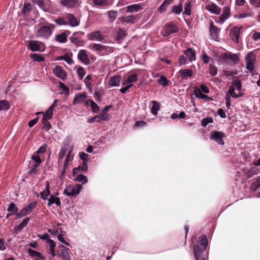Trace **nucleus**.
Segmentation results:
<instances>
[{
	"label": "nucleus",
	"mask_w": 260,
	"mask_h": 260,
	"mask_svg": "<svg viewBox=\"0 0 260 260\" xmlns=\"http://www.w3.org/2000/svg\"><path fill=\"white\" fill-rule=\"evenodd\" d=\"M57 254L63 260H70L69 249L65 246H61V249L58 251Z\"/></svg>",
	"instance_id": "obj_17"
},
{
	"label": "nucleus",
	"mask_w": 260,
	"mask_h": 260,
	"mask_svg": "<svg viewBox=\"0 0 260 260\" xmlns=\"http://www.w3.org/2000/svg\"><path fill=\"white\" fill-rule=\"evenodd\" d=\"M10 108V105L8 101L2 100L0 101V111L8 110Z\"/></svg>",
	"instance_id": "obj_45"
},
{
	"label": "nucleus",
	"mask_w": 260,
	"mask_h": 260,
	"mask_svg": "<svg viewBox=\"0 0 260 260\" xmlns=\"http://www.w3.org/2000/svg\"><path fill=\"white\" fill-rule=\"evenodd\" d=\"M86 98L87 94L85 92L77 93L73 100V104H81Z\"/></svg>",
	"instance_id": "obj_22"
},
{
	"label": "nucleus",
	"mask_w": 260,
	"mask_h": 260,
	"mask_svg": "<svg viewBox=\"0 0 260 260\" xmlns=\"http://www.w3.org/2000/svg\"><path fill=\"white\" fill-rule=\"evenodd\" d=\"M142 9V7L139 4L131 5L126 7V11L130 13L137 12Z\"/></svg>",
	"instance_id": "obj_29"
},
{
	"label": "nucleus",
	"mask_w": 260,
	"mask_h": 260,
	"mask_svg": "<svg viewBox=\"0 0 260 260\" xmlns=\"http://www.w3.org/2000/svg\"><path fill=\"white\" fill-rule=\"evenodd\" d=\"M230 9L228 7H225L223 9L222 14L219 17L218 22L222 24L231 15Z\"/></svg>",
	"instance_id": "obj_20"
},
{
	"label": "nucleus",
	"mask_w": 260,
	"mask_h": 260,
	"mask_svg": "<svg viewBox=\"0 0 260 260\" xmlns=\"http://www.w3.org/2000/svg\"><path fill=\"white\" fill-rule=\"evenodd\" d=\"M224 134L223 132L214 131L211 133L210 139L214 140L218 144L222 145L224 144V141L222 138L224 137Z\"/></svg>",
	"instance_id": "obj_8"
},
{
	"label": "nucleus",
	"mask_w": 260,
	"mask_h": 260,
	"mask_svg": "<svg viewBox=\"0 0 260 260\" xmlns=\"http://www.w3.org/2000/svg\"><path fill=\"white\" fill-rule=\"evenodd\" d=\"M45 189L42 192H40V196L41 198L44 200H46V198L50 195V186L49 183L48 181L46 182Z\"/></svg>",
	"instance_id": "obj_34"
},
{
	"label": "nucleus",
	"mask_w": 260,
	"mask_h": 260,
	"mask_svg": "<svg viewBox=\"0 0 260 260\" xmlns=\"http://www.w3.org/2000/svg\"><path fill=\"white\" fill-rule=\"evenodd\" d=\"M158 82L164 87H166L169 84V81L165 76H161L158 80Z\"/></svg>",
	"instance_id": "obj_49"
},
{
	"label": "nucleus",
	"mask_w": 260,
	"mask_h": 260,
	"mask_svg": "<svg viewBox=\"0 0 260 260\" xmlns=\"http://www.w3.org/2000/svg\"><path fill=\"white\" fill-rule=\"evenodd\" d=\"M49 119H46L45 117H43L42 119V123L43 124V128L47 131L50 129L51 125L50 122L48 121Z\"/></svg>",
	"instance_id": "obj_50"
},
{
	"label": "nucleus",
	"mask_w": 260,
	"mask_h": 260,
	"mask_svg": "<svg viewBox=\"0 0 260 260\" xmlns=\"http://www.w3.org/2000/svg\"><path fill=\"white\" fill-rule=\"evenodd\" d=\"M54 25L48 24L47 26H41L37 31V36L40 38H48L52 33V29H54Z\"/></svg>",
	"instance_id": "obj_2"
},
{
	"label": "nucleus",
	"mask_w": 260,
	"mask_h": 260,
	"mask_svg": "<svg viewBox=\"0 0 260 260\" xmlns=\"http://www.w3.org/2000/svg\"><path fill=\"white\" fill-rule=\"evenodd\" d=\"M77 74L80 79H82L85 75L86 72L83 68L80 67L77 70Z\"/></svg>",
	"instance_id": "obj_55"
},
{
	"label": "nucleus",
	"mask_w": 260,
	"mask_h": 260,
	"mask_svg": "<svg viewBox=\"0 0 260 260\" xmlns=\"http://www.w3.org/2000/svg\"><path fill=\"white\" fill-rule=\"evenodd\" d=\"M209 73L213 76L216 75L217 73V68L212 64L209 66Z\"/></svg>",
	"instance_id": "obj_57"
},
{
	"label": "nucleus",
	"mask_w": 260,
	"mask_h": 260,
	"mask_svg": "<svg viewBox=\"0 0 260 260\" xmlns=\"http://www.w3.org/2000/svg\"><path fill=\"white\" fill-rule=\"evenodd\" d=\"M186 114L184 112L181 111L179 114L176 113H173L171 115V118L175 119L176 118H184Z\"/></svg>",
	"instance_id": "obj_54"
},
{
	"label": "nucleus",
	"mask_w": 260,
	"mask_h": 260,
	"mask_svg": "<svg viewBox=\"0 0 260 260\" xmlns=\"http://www.w3.org/2000/svg\"><path fill=\"white\" fill-rule=\"evenodd\" d=\"M89 102H90V105L93 112H98L99 111V106L93 100H89Z\"/></svg>",
	"instance_id": "obj_52"
},
{
	"label": "nucleus",
	"mask_w": 260,
	"mask_h": 260,
	"mask_svg": "<svg viewBox=\"0 0 260 260\" xmlns=\"http://www.w3.org/2000/svg\"><path fill=\"white\" fill-rule=\"evenodd\" d=\"M31 57L34 59V60L36 61L40 62L44 60L43 57L36 53L31 54Z\"/></svg>",
	"instance_id": "obj_59"
},
{
	"label": "nucleus",
	"mask_w": 260,
	"mask_h": 260,
	"mask_svg": "<svg viewBox=\"0 0 260 260\" xmlns=\"http://www.w3.org/2000/svg\"><path fill=\"white\" fill-rule=\"evenodd\" d=\"M82 188V186L81 184H77L76 187L69 185L64 189L63 194L68 197L76 196L80 193Z\"/></svg>",
	"instance_id": "obj_4"
},
{
	"label": "nucleus",
	"mask_w": 260,
	"mask_h": 260,
	"mask_svg": "<svg viewBox=\"0 0 260 260\" xmlns=\"http://www.w3.org/2000/svg\"><path fill=\"white\" fill-rule=\"evenodd\" d=\"M90 48L97 51L101 55H105L113 51L112 48L110 47L96 43L91 44Z\"/></svg>",
	"instance_id": "obj_3"
},
{
	"label": "nucleus",
	"mask_w": 260,
	"mask_h": 260,
	"mask_svg": "<svg viewBox=\"0 0 260 260\" xmlns=\"http://www.w3.org/2000/svg\"><path fill=\"white\" fill-rule=\"evenodd\" d=\"M138 15L135 16L131 15L122 17L121 18V21L127 23H134L136 19L138 20Z\"/></svg>",
	"instance_id": "obj_32"
},
{
	"label": "nucleus",
	"mask_w": 260,
	"mask_h": 260,
	"mask_svg": "<svg viewBox=\"0 0 260 260\" xmlns=\"http://www.w3.org/2000/svg\"><path fill=\"white\" fill-rule=\"evenodd\" d=\"M87 38L92 41H102L105 39V37L102 34L101 31L96 30L88 34Z\"/></svg>",
	"instance_id": "obj_12"
},
{
	"label": "nucleus",
	"mask_w": 260,
	"mask_h": 260,
	"mask_svg": "<svg viewBox=\"0 0 260 260\" xmlns=\"http://www.w3.org/2000/svg\"><path fill=\"white\" fill-rule=\"evenodd\" d=\"M250 4L256 8H260V0H249Z\"/></svg>",
	"instance_id": "obj_64"
},
{
	"label": "nucleus",
	"mask_w": 260,
	"mask_h": 260,
	"mask_svg": "<svg viewBox=\"0 0 260 260\" xmlns=\"http://www.w3.org/2000/svg\"><path fill=\"white\" fill-rule=\"evenodd\" d=\"M39 165L38 164H35L33 166L32 168L29 171L28 173L30 175H35L38 173V170L37 168L39 167Z\"/></svg>",
	"instance_id": "obj_63"
},
{
	"label": "nucleus",
	"mask_w": 260,
	"mask_h": 260,
	"mask_svg": "<svg viewBox=\"0 0 260 260\" xmlns=\"http://www.w3.org/2000/svg\"><path fill=\"white\" fill-rule=\"evenodd\" d=\"M210 32L213 38H216L219 32V30L216 26L214 25L212 22H211L210 25Z\"/></svg>",
	"instance_id": "obj_31"
},
{
	"label": "nucleus",
	"mask_w": 260,
	"mask_h": 260,
	"mask_svg": "<svg viewBox=\"0 0 260 260\" xmlns=\"http://www.w3.org/2000/svg\"><path fill=\"white\" fill-rule=\"evenodd\" d=\"M120 75H116L111 78L109 84L111 87L119 86L121 81Z\"/></svg>",
	"instance_id": "obj_25"
},
{
	"label": "nucleus",
	"mask_w": 260,
	"mask_h": 260,
	"mask_svg": "<svg viewBox=\"0 0 260 260\" xmlns=\"http://www.w3.org/2000/svg\"><path fill=\"white\" fill-rule=\"evenodd\" d=\"M78 58L84 64L88 65L90 63L88 58V54L86 50L82 49L79 51L78 54Z\"/></svg>",
	"instance_id": "obj_14"
},
{
	"label": "nucleus",
	"mask_w": 260,
	"mask_h": 260,
	"mask_svg": "<svg viewBox=\"0 0 260 260\" xmlns=\"http://www.w3.org/2000/svg\"><path fill=\"white\" fill-rule=\"evenodd\" d=\"M213 120L212 117H207L203 119L201 122V124L203 127H206L208 124L213 123Z\"/></svg>",
	"instance_id": "obj_53"
},
{
	"label": "nucleus",
	"mask_w": 260,
	"mask_h": 260,
	"mask_svg": "<svg viewBox=\"0 0 260 260\" xmlns=\"http://www.w3.org/2000/svg\"><path fill=\"white\" fill-rule=\"evenodd\" d=\"M66 19L68 23L71 27H76L79 25L80 21L72 14L68 13L66 15Z\"/></svg>",
	"instance_id": "obj_15"
},
{
	"label": "nucleus",
	"mask_w": 260,
	"mask_h": 260,
	"mask_svg": "<svg viewBox=\"0 0 260 260\" xmlns=\"http://www.w3.org/2000/svg\"><path fill=\"white\" fill-rule=\"evenodd\" d=\"M55 40L60 43H66L67 41V35L66 32H62L56 36Z\"/></svg>",
	"instance_id": "obj_36"
},
{
	"label": "nucleus",
	"mask_w": 260,
	"mask_h": 260,
	"mask_svg": "<svg viewBox=\"0 0 260 260\" xmlns=\"http://www.w3.org/2000/svg\"><path fill=\"white\" fill-rule=\"evenodd\" d=\"M246 68L252 72L254 69V63L255 60V56L253 53L249 52L245 56Z\"/></svg>",
	"instance_id": "obj_6"
},
{
	"label": "nucleus",
	"mask_w": 260,
	"mask_h": 260,
	"mask_svg": "<svg viewBox=\"0 0 260 260\" xmlns=\"http://www.w3.org/2000/svg\"><path fill=\"white\" fill-rule=\"evenodd\" d=\"M74 179L77 182L82 183V184H86L88 181L87 177L85 175L81 174L77 175Z\"/></svg>",
	"instance_id": "obj_38"
},
{
	"label": "nucleus",
	"mask_w": 260,
	"mask_h": 260,
	"mask_svg": "<svg viewBox=\"0 0 260 260\" xmlns=\"http://www.w3.org/2000/svg\"><path fill=\"white\" fill-rule=\"evenodd\" d=\"M59 3L62 6L71 8L79 5V0H60Z\"/></svg>",
	"instance_id": "obj_18"
},
{
	"label": "nucleus",
	"mask_w": 260,
	"mask_h": 260,
	"mask_svg": "<svg viewBox=\"0 0 260 260\" xmlns=\"http://www.w3.org/2000/svg\"><path fill=\"white\" fill-rule=\"evenodd\" d=\"M7 210L9 212H11V214H17L18 211V208L16 205L13 203H10Z\"/></svg>",
	"instance_id": "obj_40"
},
{
	"label": "nucleus",
	"mask_w": 260,
	"mask_h": 260,
	"mask_svg": "<svg viewBox=\"0 0 260 260\" xmlns=\"http://www.w3.org/2000/svg\"><path fill=\"white\" fill-rule=\"evenodd\" d=\"M191 0H187L184 5V14L187 15L191 14Z\"/></svg>",
	"instance_id": "obj_41"
},
{
	"label": "nucleus",
	"mask_w": 260,
	"mask_h": 260,
	"mask_svg": "<svg viewBox=\"0 0 260 260\" xmlns=\"http://www.w3.org/2000/svg\"><path fill=\"white\" fill-rule=\"evenodd\" d=\"M182 10V6H175L172 8V11L177 14H178L181 13Z\"/></svg>",
	"instance_id": "obj_60"
},
{
	"label": "nucleus",
	"mask_w": 260,
	"mask_h": 260,
	"mask_svg": "<svg viewBox=\"0 0 260 260\" xmlns=\"http://www.w3.org/2000/svg\"><path fill=\"white\" fill-rule=\"evenodd\" d=\"M258 188H260V178L259 177L256 178L255 182L253 183L250 187V189L252 191H255Z\"/></svg>",
	"instance_id": "obj_48"
},
{
	"label": "nucleus",
	"mask_w": 260,
	"mask_h": 260,
	"mask_svg": "<svg viewBox=\"0 0 260 260\" xmlns=\"http://www.w3.org/2000/svg\"><path fill=\"white\" fill-rule=\"evenodd\" d=\"M173 0H165L162 4L159 7L158 10L160 12H164L166 10L167 7L170 5Z\"/></svg>",
	"instance_id": "obj_39"
},
{
	"label": "nucleus",
	"mask_w": 260,
	"mask_h": 260,
	"mask_svg": "<svg viewBox=\"0 0 260 260\" xmlns=\"http://www.w3.org/2000/svg\"><path fill=\"white\" fill-rule=\"evenodd\" d=\"M87 170V162H84L81 165H80L78 168H75L73 170V174L75 176L77 175L78 171L85 172Z\"/></svg>",
	"instance_id": "obj_33"
},
{
	"label": "nucleus",
	"mask_w": 260,
	"mask_h": 260,
	"mask_svg": "<svg viewBox=\"0 0 260 260\" xmlns=\"http://www.w3.org/2000/svg\"><path fill=\"white\" fill-rule=\"evenodd\" d=\"M57 102V100H55L54 101V103L50 106L49 109L46 111L45 113L44 112H40L37 113V114H43L44 115V117H45L46 119H50L52 117L53 112L54 108L56 106V103Z\"/></svg>",
	"instance_id": "obj_19"
},
{
	"label": "nucleus",
	"mask_w": 260,
	"mask_h": 260,
	"mask_svg": "<svg viewBox=\"0 0 260 260\" xmlns=\"http://www.w3.org/2000/svg\"><path fill=\"white\" fill-rule=\"evenodd\" d=\"M235 88L232 86H230L229 89L228 91L227 92L226 95H228L230 98L232 96L234 98V94H236L235 93Z\"/></svg>",
	"instance_id": "obj_61"
},
{
	"label": "nucleus",
	"mask_w": 260,
	"mask_h": 260,
	"mask_svg": "<svg viewBox=\"0 0 260 260\" xmlns=\"http://www.w3.org/2000/svg\"><path fill=\"white\" fill-rule=\"evenodd\" d=\"M48 201V205L49 206L53 204H55L57 206H59L61 204L59 198L58 197H54L53 196H50V197Z\"/></svg>",
	"instance_id": "obj_35"
},
{
	"label": "nucleus",
	"mask_w": 260,
	"mask_h": 260,
	"mask_svg": "<svg viewBox=\"0 0 260 260\" xmlns=\"http://www.w3.org/2000/svg\"><path fill=\"white\" fill-rule=\"evenodd\" d=\"M83 33L80 31L75 32L71 38V42L77 46L83 45V41L81 40V37Z\"/></svg>",
	"instance_id": "obj_9"
},
{
	"label": "nucleus",
	"mask_w": 260,
	"mask_h": 260,
	"mask_svg": "<svg viewBox=\"0 0 260 260\" xmlns=\"http://www.w3.org/2000/svg\"><path fill=\"white\" fill-rule=\"evenodd\" d=\"M137 81V75L136 74H133L128 76L125 80L122 81V84H132L133 83L136 82Z\"/></svg>",
	"instance_id": "obj_26"
},
{
	"label": "nucleus",
	"mask_w": 260,
	"mask_h": 260,
	"mask_svg": "<svg viewBox=\"0 0 260 260\" xmlns=\"http://www.w3.org/2000/svg\"><path fill=\"white\" fill-rule=\"evenodd\" d=\"M242 26H235L232 28L230 32V38L235 42L238 43L240 30Z\"/></svg>",
	"instance_id": "obj_11"
},
{
	"label": "nucleus",
	"mask_w": 260,
	"mask_h": 260,
	"mask_svg": "<svg viewBox=\"0 0 260 260\" xmlns=\"http://www.w3.org/2000/svg\"><path fill=\"white\" fill-rule=\"evenodd\" d=\"M67 152H68V150L61 147L58 155L59 159H62L64 157Z\"/></svg>",
	"instance_id": "obj_62"
},
{
	"label": "nucleus",
	"mask_w": 260,
	"mask_h": 260,
	"mask_svg": "<svg viewBox=\"0 0 260 260\" xmlns=\"http://www.w3.org/2000/svg\"><path fill=\"white\" fill-rule=\"evenodd\" d=\"M207 245L208 239L206 236H201L198 240V244L193 246V254L196 260H206L202 257V252L206 250Z\"/></svg>",
	"instance_id": "obj_1"
},
{
	"label": "nucleus",
	"mask_w": 260,
	"mask_h": 260,
	"mask_svg": "<svg viewBox=\"0 0 260 260\" xmlns=\"http://www.w3.org/2000/svg\"><path fill=\"white\" fill-rule=\"evenodd\" d=\"M92 2L95 5L101 7H104L110 5V3L108 0H92Z\"/></svg>",
	"instance_id": "obj_43"
},
{
	"label": "nucleus",
	"mask_w": 260,
	"mask_h": 260,
	"mask_svg": "<svg viewBox=\"0 0 260 260\" xmlns=\"http://www.w3.org/2000/svg\"><path fill=\"white\" fill-rule=\"evenodd\" d=\"M178 31V27L176 24L173 23H168L165 24L163 35L167 37Z\"/></svg>",
	"instance_id": "obj_7"
},
{
	"label": "nucleus",
	"mask_w": 260,
	"mask_h": 260,
	"mask_svg": "<svg viewBox=\"0 0 260 260\" xmlns=\"http://www.w3.org/2000/svg\"><path fill=\"white\" fill-rule=\"evenodd\" d=\"M152 106L151 108V112L154 115H156L160 108L159 104L155 101H152Z\"/></svg>",
	"instance_id": "obj_37"
},
{
	"label": "nucleus",
	"mask_w": 260,
	"mask_h": 260,
	"mask_svg": "<svg viewBox=\"0 0 260 260\" xmlns=\"http://www.w3.org/2000/svg\"><path fill=\"white\" fill-rule=\"evenodd\" d=\"M184 54L188 57L190 61H194L196 59V53L191 48H188L185 50Z\"/></svg>",
	"instance_id": "obj_30"
},
{
	"label": "nucleus",
	"mask_w": 260,
	"mask_h": 260,
	"mask_svg": "<svg viewBox=\"0 0 260 260\" xmlns=\"http://www.w3.org/2000/svg\"><path fill=\"white\" fill-rule=\"evenodd\" d=\"M48 244V253L52 256H55L56 254L55 253V247L56 246L55 242L52 240H49L47 241Z\"/></svg>",
	"instance_id": "obj_27"
},
{
	"label": "nucleus",
	"mask_w": 260,
	"mask_h": 260,
	"mask_svg": "<svg viewBox=\"0 0 260 260\" xmlns=\"http://www.w3.org/2000/svg\"><path fill=\"white\" fill-rule=\"evenodd\" d=\"M53 73L61 80H64L67 78V73L62 67L57 66L53 70Z\"/></svg>",
	"instance_id": "obj_10"
},
{
	"label": "nucleus",
	"mask_w": 260,
	"mask_h": 260,
	"mask_svg": "<svg viewBox=\"0 0 260 260\" xmlns=\"http://www.w3.org/2000/svg\"><path fill=\"white\" fill-rule=\"evenodd\" d=\"M206 9L210 13L216 15H219L221 11V9L214 3L207 5Z\"/></svg>",
	"instance_id": "obj_21"
},
{
	"label": "nucleus",
	"mask_w": 260,
	"mask_h": 260,
	"mask_svg": "<svg viewBox=\"0 0 260 260\" xmlns=\"http://www.w3.org/2000/svg\"><path fill=\"white\" fill-rule=\"evenodd\" d=\"M179 74L182 79H187L188 77H191L193 75L192 71L188 69L181 70L179 71Z\"/></svg>",
	"instance_id": "obj_24"
},
{
	"label": "nucleus",
	"mask_w": 260,
	"mask_h": 260,
	"mask_svg": "<svg viewBox=\"0 0 260 260\" xmlns=\"http://www.w3.org/2000/svg\"><path fill=\"white\" fill-rule=\"evenodd\" d=\"M194 93L196 96L199 99H206L207 98H208L207 95L204 94L203 92H202V91L198 88H196L194 89Z\"/></svg>",
	"instance_id": "obj_44"
},
{
	"label": "nucleus",
	"mask_w": 260,
	"mask_h": 260,
	"mask_svg": "<svg viewBox=\"0 0 260 260\" xmlns=\"http://www.w3.org/2000/svg\"><path fill=\"white\" fill-rule=\"evenodd\" d=\"M55 21L59 25H68V23L66 19V16L63 17H60L55 19Z\"/></svg>",
	"instance_id": "obj_51"
},
{
	"label": "nucleus",
	"mask_w": 260,
	"mask_h": 260,
	"mask_svg": "<svg viewBox=\"0 0 260 260\" xmlns=\"http://www.w3.org/2000/svg\"><path fill=\"white\" fill-rule=\"evenodd\" d=\"M235 89L240 91L242 88V84L240 80L235 79L232 82V85Z\"/></svg>",
	"instance_id": "obj_42"
},
{
	"label": "nucleus",
	"mask_w": 260,
	"mask_h": 260,
	"mask_svg": "<svg viewBox=\"0 0 260 260\" xmlns=\"http://www.w3.org/2000/svg\"><path fill=\"white\" fill-rule=\"evenodd\" d=\"M31 9V6L30 4H28V3L24 4L23 5V9H22L23 14H25L26 13L29 12Z\"/></svg>",
	"instance_id": "obj_58"
},
{
	"label": "nucleus",
	"mask_w": 260,
	"mask_h": 260,
	"mask_svg": "<svg viewBox=\"0 0 260 260\" xmlns=\"http://www.w3.org/2000/svg\"><path fill=\"white\" fill-rule=\"evenodd\" d=\"M223 60L230 59L234 64H237L239 62V57L237 54H232L230 52L224 53L221 55Z\"/></svg>",
	"instance_id": "obj_16"
},
{
	"label": "nucleus",
	"mask_w": 260,
	"mask_h": 260,
	"mask_svg": "<svg viewBox=\"0 0 260 260\" xmlns=\"http://www.w3.org/2000/svg\"><path fill=\"white\" fill-rule=\"evenodd\" d=\"M29 47L32 51H43L45 47L43 44L36 41H30L29 42Z\"/></svg>",
	"instance_id": "obj_13"
},
{
	"label": "nucleus",
	"mask_w": 260,
	"mask_h": 260,
	"mask_svg": "<svg viewBox=\"0 0 260 260\" xmlns=\"http://www.w3.org/2000/svg\"><path fill=\"white\" fill-rule=\"evenodd\" d=\"M28 252L29 254L32 257L36 256L42 259H44V258L42 256L40 252L35 251L31 249H28Z\"/></svg>",
	"instance_id": "obj_47"
},
{
	"label": "nucleus",
	"mask_w": 260,
	"mask_h": 260,
	"mask_svg": "<svg viewBox=\"0 0 260 260\" xmlns=\"http://www.w3.org/2000/svg\"><path fill=\"white\" fill-rule=\"evenodd\" d=\"M72 147L69 150L66 159L64 160V165L66 166H68L69 162L73 159V156H72Z\"/></svg>",
	"instance_id": "obj_46"
},
{
	"label": "nucleus",
	"mask_w": 260,
	"mask_h": 260,
	"mask_svg": "<svg viewBox=\"0 0 260 260\" xmlns=\"http://www.w3.org/2000/svg\"><path fill=\"white\" fill-rule=\"evenodd\" d=\"M36 202L30 203L27 206L23 208L19 213L16 214L17 219L24 217L31 212L37 206Z\"/></svg>",
	"instance_id": "obj_5"
},
{
	"label": "nucleus",
	"mask_w": 260,
	"mask_h": 260,
	"mask_svg": "<svg viewBox=\"0 0 260 260\" xmlns=\"http://www.w3.org/2000/svg\"><path fill=\"white\" fill-rule=\"evenodd\" d=\"M72 137L71 135L68 136L64 141L63 145L62 148H63L67 150H70L71 147H72V149H73V145H71V142L72 141Z\"/></svg>",
	"instance_id": "obj_28"
},
{
	"label": "nucleus",
	"mask_w": 260,
	"mask_h": 260,
	"mask_svg": "<svg viewBox=\"0 0 260 260\" xmlns=\"http://www.w3.org/2000/svg\"><path fill=\"white\" fill-rule=\"evenodd\" d=\"M126 35V32L125 30L120 29L117 34V38L118 40H121L124 38Z\"/></svg>",
	"instance_id": "obj_56"
},
{
	"label": "nucleus",
	"mask_w": 260,
	"mask_h": 260,
	"mask_svg": "<svg viewBox=\"0 0 260 260\" xmlns=\"http://www.w3.org/2000/svg\"><path fill=\"white\" fill-rule=\"evenodd\" d=\"M30 220L29 217H26L23 219L22 222L20 223L19 225L15 226L14 229V232L15 234L19 233L21 230H22L24 227H25L28 221Z\"/></svg>",
	"instance_id": "obj_23"
}]
</instances>
